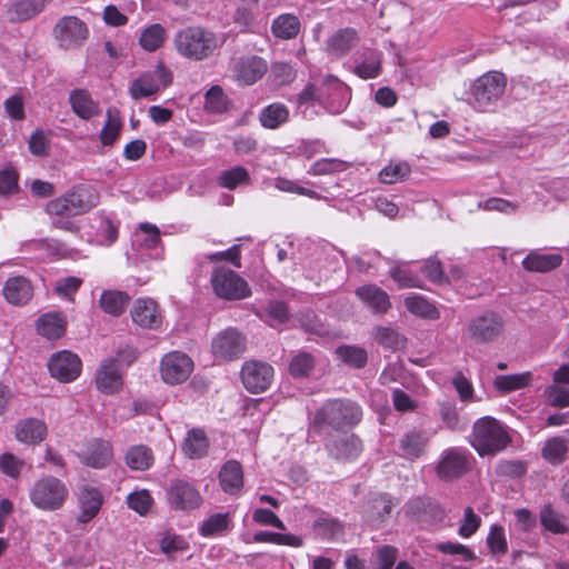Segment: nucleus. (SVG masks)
<instances>
[{"label":"nucleus","instance_id":"nucleus-13","mask_svg":"<svg viewBox=\"0 0 569 569\" xmlns=\"http://www.w3.org/2000/svg\"><path fill=\"white\" fill-rule=\"evenodd\" d=\"M328 453L337 460L356 459L362 451V445L353 433L337 432L323 435Z\"/></svg>","mask_w":569,"mask_h":569},{"label":"nucleus","instance_id":"nucleus-2","mask_svg":"<svg viewBox=\"0 0 569 569\" xmlns=\"http://www.w3.org/2000/svg\"><path fill=\"white\" fill-rule=\"evenodd\" d=\"M362 418L361 407L351 400H329L319 408L311 420L309 431L318 436L342 432L345 427H353Z\"/></svg>","mask_w":569,"mask_h":569},{"label":"nucleus","instance_id":"nucleus-27","mask_svg":"<svg viewBox=\"0 0 569 569\" xmlns=\"http://www.w3.org/2000/svg\"><path fill=\"white\" fill-rule=\"evenodd\" d=\"M32 295L33 290L30 281L22 276L9 278L4 283L3 296L11 305H26Z\"/></svg>","mask_w":569,"mask_h":569},{"label":"nucleus","instance_id":"nucleus-59","mask_svg":"<svg viewBox=\"0 0 569 569\" xmlns=\"http://www.w3.org/2000/svg\"><path fill=\"white\" fill-rule=\"evenodd\" d=\"M273 186L279 191L297 193V194L306 196L308 198L316 199V200L322 199V196L319 194L318 192H316L311 189L298 186L295 181L283 178V177H277L273 180Z\"/></svg>","mask_w":569,"mask_h":569},{"label":"nucleus","instance_id":"nucleus-55","mask_svg":"<svg viewBox=\"0 0 569 569\" xmlns=\"http://www.w3.org/2000/svg\"><path fill=\"white\" fill-rule=\"evenodd\" d=\"M410 174V167L405 161L390 162L379 172L382 183H396L405 180Z\"/></svg>","mask_w":569,"mask_h":569},{"label":"nucleus","instance_id":"nucleus-35","mask_svg":"<svg viewBox=\"0 0 569 569\" xmlns=\"http://www.w3.org/2000/svg\"><path fill=\"white\" fill-rule=\"evenodd\" d=\"M381 71V52L376 50L365 51L356 62L353 72L362 79H373Z\"/></svg>","mask_w":569,"mask_h":569},{"label":"nucleus","instance_id":"nucleus-33","mask_svg":"<svg viewBox=\"0 0 569 569\" xmlns=\"http://www.w3.org/2000/svg\"><path fill=\"white\" fill-rule=\"evenodd\" d=\"M562 263L558 253L530 252L523 260L522 267L530 272H549Z\"/></svg>","mask_w":569,"mask_h":569},{"label":"nucleus","instance_id":"nucleus-4","mask_svg":"<svg viewBox=\"0 0 569 569\" xmlns=\"http://www.w3.org/2000/svg\"><path fill=\"white\" fill-rule=\"evenodd\" d=\"M510 442L505 427L495 418L482 417L473 425L471 446L480 456H493Z\"/></svg>","mask_w":569,"mask_h":569},{"label":"nucleus","instance_id":"nucleus-54","mask_svg":"<svg viewBox=\"0 0 569 569\" xmlns=\"http://www.w3.org/2000/svg\"><path fill=\"white\" fill-rule=\"evenodd\" d=\"M121 127L120 118L112 110H108L106 123L99 133L101 143L106 147L112 146L120 136Z\"/></svg>","mask_w":569,"mask_h":569},{"label":"nucleus","instance_id":"nucleus-14","mask_svg":"<svg viewBox=\"0 0 569 569\" xmlns=\"http://www.w3.org/2000/svg\"><path fill=\"white\" fill-rule=\"evenodd\" d=\"M211 350L217 359L232 360L244 352L246 339L238 330L228 328L212 339Z\"/></svg>","mask_w":569,"mask_h":569},{"label":"nucleus","instance_id":"nucleus-39","mask_svg":"<svg viewBox=\"0 0 569 569\" xmlns=\"http://www.w3.org/2000/svg\"><path fill=\"white\" fill-rule=\"evenodd\" d=\"M129 296L119 290H104L99 299L101 309L112 316H120L129 302Z\"/></svg>","mask_w":569,"mask_h":569},{"label":"nucleus","instance_id":"nucleus-29","mask_svg":"<svg viewBox=\"0 0 569 569\" xmlns=\"http://www.w3.org/2000/svg\"><path fill=\"white\" fill-rule=\"evenodd\" d=\"M69 102L72 111L83 120H90L100 113L99 103L84 89L72 90L69 96Z\"/></svg>","mask_w":569,"mask_h":569},{"label":"nucleus","instance_id":"nucleus-50","mask_svg":"<svg viewBox=\"0 0 569 569\" xmlns=\"http://www.w3.org/2000/svg\"><path fill=\"white\" fill-rule=\"evenodd\" d=\"M529 371L516 375H502L495 379V387L502 392H510L527 387L531 382Z\"/></svg>","mask_w":569,"mask_h":569},{"label":"nucleus","instance_id":"nucleus-52","mask_svg":"<svg viewBox=\"0 0 569 569\" xmlns=\"http://www.w3.org/2000/svg\"><path fill=\"white\" fill-rule=\"evenodd\" d=\"M315 357L301 351L295 355L289 363V372L295 378L308 377L315 368Z\"/></svg>","mask_w":569,"mask_h":569},{"label":"nucleus","instance_id":"nucleus-53","mask_svg":"<svg viewBox=\"0 0 569 569\" xmlns=\"http://www.w3.org/2000/svg\"><path fill=\"white\" fill-rule=\"evenodd\" d=\"M337 356L353 368H362L368 360L367 351L357 346H341L336 350Z\"/></svg>","mask_w":569,"mask_h":569},{"label":"nucleus","instance_id":"nucleus-38","mask_svg":"<svg viewBox=\"0 0 569 569\" xmlns=\"http://www.w3.org/2000/svg\"><path fill=\"white\" fill-rule=\"evenodd\" d=\"M166 39V29L160 23H153L141 30L139 44L143 50L153 52L163 46Z\"/></svg>","mask_w":569,"mask_h":569},{"label":"nucleus","instance_id":"nucleus-51","mask_svg":"<svg viewBox=\"0 0 569 569\" xmlns=\"http://www.w3.org/2000/svg\"><path fill=\"white\" fill-rule=\"evenodd\" d=\"M486 542L493 557L505 556L508 551L506 532L499 525H492L490 527Z\"/></svg>","mask_w":569,"mask_h":569},{"label":"nucleus","instance_id":"nucleus-21","mask_svg":"<svg viewBox=\"0 0 569 569\" xmlns=\"http://www.w3.org/2000/svg\"><path fill=\"white\" fill-rule=\"evenodd\" d=\"M79 513L78 522L88 523L99 513L103 505V496L101 491L90 485H83L77 493Z\"/></svg>","mask_w":569,"mask_h":569},{"label":"nucleus","instance_id":"nucleus-56","mask_svg":"<svg viewBox=\"0 0 569 569\" xmlns=\"http://www.w3.org/2000/svg\"><path fill=\"white\" fill-rule=\"evenodd\" d=\"M439 416L446 428L452 431H460L466 428V425L461 421L456 403L452 401H442L439 403Z\"/></svg>","mask_w":569,"mask_h":569},{"label":"nucleus","instance_id":"nucleus-16","mask_svg":"<svg viewBox=\"0 0 569 569\" xmlns=\"http://www.w3.org/2000/svg\"><path fill=\"white\" fill-rule=\"evenodd\" d=\"M319 89L325 93L323 107L330 113L339 114L347 108L350 101V90L337 77L326 76Z\"/></svg>","mask_w":569,"mask_h":569},{"label":"nucleus","instance_id":"nucleus-49","mask_svg":"<svg viewBox=\"0 0 569 569\" xmlns=\"http://www.w3.org/2000/svg\"><path fill=\"white\" fill-rule=\"evenodd\" d=\"M349 162L336 158H321L315 161L307 173L310 176H327L342 172L349 168Z\"/></svg>","mask_w":569,"mask_h":569},{"label":"nucleus","instance_id":"nucleus-32","mask_svg":"<svg viewBox=\"0 0 569 569\" xmlns=\"http://www.w3.org/2000/svg\"><path fill=\"white\" fill-rule=\"evenodd\" d=\"M219 480L223 491L237 493L243 486V471L239 462L234 460L227 461L219 473Z\"/></svg>","mask_w":569,"mask_h":569},{"label":"nucleus","instance_id":"nucleus-25","mask_svg":"<svg viewBox=\"0 0 569 569\" xmlns=\"http://www.w3.org/2000/svg\"><path fill=\"white\" fill-rule=\"evenodd\" d=\"M356 296L376 313H385L391 307L388 293L376 284L357 288Z\"/></svg>","mask_w":569,"mask_h":569},{"label":"nucleus","instance_id":"nucleus-28","mask_svg":"<svg viewBox=\"0 0 569 569\" xmlns=\"http://www.w3.org/2000/svg\"><path fill=\"white\" fill-rule=\"evenodd\" d=\"M51 0H12L9 9V20L14 22L28 21L40 14Z\"/></svg>","mask_w":569,"mask_h":569},{"label":"nucleus","instance_id":"nucleus-64","mask_svg":"<svg viewBox=\"0 0 569 569\" xmlns=\"http://www.w3.org/2000/svg\"><path fill=\"white\" fill-rule=\"evenodd\" d=\"M376 340L385 348L392 350L399 349L403 346L401 336L393 329L387 327L377 328Z\"/></svg>","mask_w":569,"mask_h":569},{"label":"nucleus","instance_id":"nucleus-60","mask_svg":"<svg viewBox=\"0 0 569 569\" xmlns=\"http://www.w3.org/2000/svg\"><path fill=\"white\" fill-rule=\"evenodd\" d=\"M478 208L487 211H498L505 214H515L519 210V203L503 198H489L478 203Z\"/></svg>","mask_w":569,"mask_h":569},{"label":"nucleus","instance_id":"nucleus-41","mask_svg":"<svg viewBox=\"0 0 569 569\" xmlns=\"http://www.w3.org/2000/svg\"><path fill=\"white\" fill-rule=\"evenodd\" d=\"M231 528V519L228 512L213 513L203 520L199 527V532L202 537L220 536Z\"/></svg>","mask_w":569,"mask_h":569},{"label":"nucleus","instance_id":"nucleus-34","mask_svg":"<svg viewBox=\"0 0 569 569\" xmlns=\"http://www.w3.org/2000/svg\"><path fill=\"white\" fill-rule=\"evenodd\" d=\"M124 462L131 470L144 471L152 467L154 457L146 445L131 446L124 455Z\"/></svg>","mask_w":569,"mask_h":569},{"label":"nucleus","instance_id":"nucleus-10","mask_svg":"<svg viewBox=\"0 0 569 569\" xmlns=\"http://www.w3.org/2000/svg\"><path fill=\"white\" fill-rule=\"evenodd\" d=\"M171 82V71L160 62L154 70L146 72L134 79L130 84L129 93L133 100H139L154 94L161 88L168 87Z\"/></svg>","mask_w":569,"mask_h":569},{"label":"nucleus","instance_id":"nucleus-11","mask_svg":"<svg viewBox=\"0 0 569 569\" xmlns=\"http://www.w3.org/2000/svg\"><path fill=\"white\" fill-rule=\"evenodd\" d=\"M193 371V361L180 351L167 353L160 363L161 378L166 383L177 385L186 381Z\"/></svg>","mask_w":569,"mask_h":569},{"label":"nucleus","instance_id":"nucleus-18","mask_svg":"<svg viewBox=\"0 0 569 569\" xmlns=\"http://www.w3.org/2000/svg\"><path fill=\"white\" fill-rule=\"evenodd\" d=\"M81 367L80 358L69 350L56 352L48 362L51 376L61 382L76 380L81 372Z\"/></svg>","mask_w":569,"mask_h":569},{"label":"nucleus","instance_id":"nucleus-44","mask_svg":"<svg viewBox=\"0 0 569 569\" xmlns=\"http://www.w3.org/2000/svg\"><path fill=\"white\" fill-rule=\"evenodd\" d=\"M133 242L140 249H156L161 242L160 230L156 224L143 222L133 234Z\"/></svg>","mask_w":569,"mask_h":569},{"label":"nucleus","instance_id":"nucleus-1","mask_svg":"<svg viewBox=\"0 0 569 569\" xmlns=\"http://www.w3.org/2000/svg\"><path fill=\"white\" fill-rule=\"evenodd\" d=\"M99 192L89 184H80L63 196L49 201L46 211L50 216L53 227L77 232L79 226L74 217L90 211L99 203Z\"/></svg>","mask_w":569,"mask_h":569},{"label":"nucleus","instance_id":"nucleus-31","mask_svg":"<svg viewBox=\"0 0 569 569\" xmlns=\"http://www.w3.org/2000/svg\"><path fill=\"white\" fill-rule=\"evenodd\" d=\"M209 440L202 429L189 430L182 443V451L189 459H200L208 453Z\"/></svg>","mask_w":569,"mask_h":569},{"label":"nucleus","instance_id":"nucleus-37","mask_svg":"<svg viewBox=\"0 0 569 569\" xmlns=\"http://www.w3.org/2000/svg\"><path fill=\"white\" fill-rule=\"evenodd\" d=\"M358 39L357 31L352 28H345L336 31L327 41V49L336 56L347 53Z\"/></svg>","mask_w":569,"mask_h":569},{"label":"nucleus","instance_id":"nucleus-30","mask_svg":"<svg viewBox=\"0 0 569 569\" xmlns=\"http://www.w3.org/2000/svg\"><path fill=\"white\" fill-rule=\"evenodd\" d=\"M46 436L47 426L39 419H23L16 426V438L22 443L36 445L44 440Z\"/></svg>","mask_w":569,"mask_h":569},{"label":"nucleus","instance_id":"nucleus-45","mask_svg":"<svg viewBox=\"0 0 569 569\" xmlns=\"http://www.w3.org/2000/svg\"><path fill=\"white\" fill-rule=\"evenodd\" d=\"M249 171L242 166H236L230 169L223 170L218 177V183L220 187L234 190L241 186L250 184Z\"/></svg>","mask_w":569,"mask_h":569},{"label":"nucleus","instance_id":"nucleus-5","mask_svg":"<svg viewBox=\"0 0 569 569\" xmlns=\"http://www.w3.org/2000/svg\"><path fill=\"white\" fill-rule=\"evenodd\" d=\"M31 503L42 511L61 509L69 497L67 485L53 476H43L37 479L29 489Z\"/></svg>","mask_w":569,"mask_h":569},{"label":"nucleus","instance_id":"nucleus-42","mask_svg":"<svg viewBox=\"0 0 569 569\" xmlns=\"http://www.w3.org/2000/svg\"><path fill=\"white\" fill-rule=\"evenodd\" d=\"M392 508L391 499L388 495L381 493L371 498L366 507L365 513L369 522H379L385 519L387 515L390 513Z\"/></svg>","mask_w":569,"mask_h":569},{"label":"nucleus","instance_id":"nucleus-48","mask_svg":"<svg viewBox=\"0 0 569 569\" xmlns=\"http://www.w3.org/2000/svg\"><path fill=\"white\" fill-rule=\"evenodd\" d=\"M568 450L567 439L553 437L546 441L542 448V457L552 465H559L565 460Z\"/></svg>","mask_w":569,"mask_h":569},{"label":"nucleus","instance_id":"nucleus-6","mask_svg":"<svg viewBox=\"0 0 569 569\" xmlns=\"http://www.w3.org/2000/svg\"><path fill=\"white\" fill-rule=\"evenodd\" d=\"M506 77L497 71H491L479 77L471 87V104L478 111L493 110L505 93Z\"/></svg>","mask_w":569,"mask_h":569},{"label":"nucleus","instance_id":"nucleus-12","mask_svg":"<svg viewBox=\"0 0 569 569\" xmlns=\"http://www.w3.org/2000/svg\"><path fill=\"white\" fill-rule=\"evenodd\" d=\"M503 321L496 312H485L470 320L467 332L477 343L495 340L501 333Z\"/></svg>","mask_w":569,"mask_h":569},{"label":"nucleus","instance_id":"nucleus-22","mask_svg":"<svg viewBox=\"0 0 569 569\" xmlns=\"http://www.w3.org/2000/svg\"><path fill=\"white\" fill-rule=\"evenodd\" d=\"M78 456L83 465L101 469L107 467L113 458L112 445L107 440L94 439Z\"/></svg>","mask_w":569,"mask_h":569},{"label":"nucleus","instance_id":"nucleus-7","mask_svg":"<svg viewBox=\"0 0 569 569\" xmlns=\"http://www.w3.org/2000/svg\"><path fill=\"white\" fill-rule=\"evenodd\" d=\"M213 292L224 300H242L251 295L248 282L227 267H217L211 273Z\"/></svg>","mask_w":569,"mask_h":569},{"label":"nucleus","instance_id":"nucleus-63","mask_svg":"<svg viewBox=\"0 0 569 569\" xmlns=\"http://www.w3.org/2000/svg\"><path fill=\"white\" fill-rule=\"evenodd\" d=\"M266 313L270 326L274 327L288 321L289 309L283 301H271L266 307Z\"/></svg>","mask_w":569,"mask_h":569},{"label":"nucleus","instance_id":"nucleus-36","mask_svg":"<svg viewBox=\"0 0 569 569\" xmlns=\"http://www.w3.org/2000/svg\"><path fill=\"white\" fill-rule=\"evenodd\" d=\"M37 330L47 339H58L66 330V320L58 312H49L38 319Z\"/></svg>","mask_w":569,"mask_h":569},{"label":"nucleus","instance_id":"nucleus-61","mask_svg":"<svg viewBox=\"0 0 569 569\" xmlns=\"http://www.w3.org/2000/svg\"><path fill=\"white\" fill-rule=\"evenodd\" d=\"M548 402L553 407H569V388L553 382L545 390Z\"/></svg>","mask_w":569,"mask_h":569},{"label":"nucleus","instance_id":"nucleus-17","mask_svg":"<svg viewBox=\"0 0 569 569\" xmlns=\"http://www.w3.org/2000/svg\"><path fill=\"white\" fill-rule=\"evenodd\" d=\"M170 507L174 510H191L198 508L202 498L198 489L186 480H173L167 492Z\"/></svg>","mask_w":569,"mask_h":569},{"label":"nucleus","instance_id":"nucleus-3","mask_svg":"<svg viewBox=\"0 0 569 569\" xmlns=\"http://www.w3.org/2000/svg\"><path fill=\"white\" fill-rule=\"evenodd\" d=\"M173 43L183 58L201 61L211 57L222 46L223 40L202 27H187L176 33Z\"/></svg>","mask_w":569,"mask_h":569},{"label":"nucleus","instance_id":"nucleus-15","mask_svg":"<svg viewBox=\"0 0 569 569\" xmlns=\"http://www.w3.org/2000/svg\"><path fill=\"white\" fill-rule=\"evenodd\" d=\"M241 380L244 388L259 393L267 390L273 380V368L261 361H247L241 369Z\"/></svg>","mask_w":569,"mask_h":569},{"label":"nucleus","instance_id":"nucleus-47","mask_svg":"<svg viewBox=\"0 0 569 569\" xmlns=\"http://www.w3.org/2000/svg\"><path fill=\"white\" fill-rule=\"evenodd\" d=\"M389 274L399 288H422V281L410 268L408 262L393 266Z\"/></svg>","mask_w":569,"mask_h":569},{"label":"nucleus","instance_id":"nucleus-9","mask_svg":"<svg viewBox=\"0 0 569 569\" xmlns=\"http://www.w3.org/2000/svg\"><path fill=\"white\" fill-rule=\"evenodd\" d=\"M89 36L87 24L77 17L64 16L60 18L54 28L53 37L59 47L66 50L76 49L83 44Z\"/></svg>","mask_w":569,"mask_h":569},{"label":"nucleus","instance_id":"nucleus-40","mask_svg":"<svg viewBox=\"0 0 569 569\" xmlns=\"http://www.w3.org/2000/svg\"><path fill=\"white\" fill-rule=\"evenodd\" d=\"M405 306L409 312L418 317L432 320L438 319L440 317L438 309L420 295H408L405 298Z\"/></svg>","mask_w":569,"mask_h":569},{"label":"nucleus","instance_id":"nucleus-20","mask_svg":"<svg viewBox=\"0 0 569 569\" xmlns=\"http://www.w3.org/2000/svg\"><path fill=\"white\" fill-rule=\"evenodd\" d=\"M132 321L144 329L156 330L162 323V312L158 303L150 298H139L130 311Z\"/></svg>","mask_w":569,"mask_h":569},{"label":"nucleus","instance_id":"nucleus-58","mask_svg":"<svg viewBox=\"0 0 569 569\" xmlns=\"http://www.w3.org/2000/svg\"><path fill=\"white\" fill-rule=\"evenodd\" d=\"M481 526V518L475 512L471 507H467L463 510V516L459 521L458 535L468 539L472 537Z\"/></svg>","mask_w":569,"mask_h":569},{"label":"nucleus","instance_id":"nucleus-8","mask_svg":"<svg viewBox=\"0 0 569 569\" xmlns=\"http://www.w3.org/2000/svg\"><path fill=\"white\" fill-rule=\"evenodd\" d=\"M472 455L461 447L442 451L436 466V473L443 481H451L463 476L471 468Z\"/></svg>","mask_w":569,"mask_h":569},{"label":"nucleus","instance_id":"nucleus-26","mask_svg":"<svg viewBox=\"0 0 569 569\" xmlns=\"http://www.w3.org/2000/svg\"><path fill=\"white\" fill-rule=\"evenodd\" d=\"M428 442L429 437L426 431L411 429L403 433L399 439V448L405 458L413 460L420 458L425 453Z\"/></svg>","mask_w":569,"mask_h":569},{"label":"nucleus","instance_id":"nucleus-23","mask_svg":"<svg viewBox=\"0 0 569 569\" xmlns=\"http://www.w3.org/2000/svg\"><path fill=\"white\" fill-rule=\"evenodd\" d=\"M97 388L104 393H113L122 386V375L113 358L101 362L96 376Z\"/></svg>","mask_w":569,"mask_h":569},{"label":"nucleus","instance_id":"nucleus-19","mask_svg":"<svg viewBox=\"0 0 569 569\" xmlns=\"http://www.w3.org/2000/svg\"><path fill=\"white\" fill-rule=\"evenodd\" d=\"M231 70L239 84L251 86L266 74L268 63L258 56H243L233 61Z\"/></svg>","mask_w":569,"mask_h":569},{"label":"nucleus","instance_id":"nucleus-24","mask_svg":"<svg viewBox=\"0 0 569 569\" xmlns=\"http://www.w3.org/2000/svg\"><path fill=\"white\" fill-rule=\"evenodd\" d=\"M89 240L99 246H111L118 239V223L110 217L97 216L90 222Z\"/></svg>","mask_w":569,"mask_h":569},{"label":"nucleus","instance_id":"nucleus-62","mask_svg":"<svg viewBox=\"0 0 569 569\" xmlns=\"http://www.w3.org/2000/svg\"><path fill=\"white\" fill-rule=\"evenodd\" d=\"M153 500L147 490L131 492L127 497L128 507L139 515H146L151 508Z\"/></svg>","mask_w":569,"mask_h":569},{"label":"nucleus","instance_id":"nucleus-46","mask_svg":"<svg viewBox=\"0 0 569 569\" xmlns=\"http://www.w3.org/2000/svg\"><path fill=\"white\" fill-rule=\"evenodd\" d=\"M289 118L288 108L279 102L271 103L262 109L260 113V122L262 127L276 129L287 122Z\"/></svg>","mask_w":569,"mask_h":569},{"label":"nucleus","instance_id":"nucleus-43","mask_svg":"<svg viewBox=\"0 0 569 569\" xmlns=\"http://www.w3.org/2000/svg\"><path fill=\"white\" fill-rule=\"evenodd\" d=\"M271 30L277 38L292 39L300 31V21L291 13H283L272 21Z\"/></svg>","mask_w":569,"mask_h":569},{"label":"nucleus","instance_id":"nucleus-57","mask_svg":"<svg viewBox=\"0 0 569 569\" xmlns=\"http://www.w3.org/2000/svg\"><path fill=\"white\" fill-rule=\"evenodd\" d=\"M229 101L219 86L211 87L206 93L204 109L210 113H222L228 109Z\"/></svg>","mask_w":569,"mask_h":569}]
</instances>
